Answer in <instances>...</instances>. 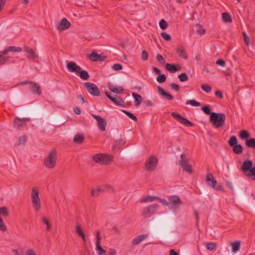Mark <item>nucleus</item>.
Masks as SVG:
<instances>
[{
	"mask_svg": "<svg viewBox=\"0 0 255 255\" xmlns=\"http://www.w3.org/2000/svg\"><path fill=\"white\" fill-rule=\"evenodd\" d=\"M241 169L244 174L252 180H255V166H253V162L251 160H245Z\"/></svg>",
	"mask_w": 255,
	"mask_h": 255,
	"instance_id": "obj_1",
	"label": "nucleus"
},
{
	"mask_svg": "<svg viewBox=\"0 0 255 255\" xmlns=\"http://www.w3.org/2000/svg\"><path fill=\"white\" fill-rule=\"evenodd\" d=\"M66 68L69 72L79 74L80 77L84 80H87L90 77L88 72L86 70H82L81 68L75 62L71 61L68 63Z\"/></svg>",
	"mask_w": 255,
	"mask_h": 255,
	"instance_id": "obj_2",
	"label": "nucleus"
},
{
	"mask_svg": "<svg viewBox=\"0 0 255 255\" xmlns=\"http://www.w3.org/2000/svg\"><path fill=\"white\" fill-rule=\"evenodd\" d=\"M57 151L53 148L44 159V165L48 169L53 168L56 166Z\"/></svg>",
	"mask_w": 255,
	"mask_h": 255,
	"instance_id": "obj_3",
	"label": "nucleus"
},
{
	"mask_svg": "<svg viewBox=\"0 0 255 255\" xmlns=\"http://www.w3.org/2000/svg\"><path fill=\"white\" fill-rule=\"evenodd\" d=\"M226 116L223 113H212L210 117V121L213 123L216 128L222 127L225 122Z\"/></svg>",
	"mask_w": 255,
	"mask_h": 255,
	"instance_id": "obj_4",
	"label": "nucleus"
},
{
	"mask_svg": "<svg viewBox=\"0 0 255 255\" xmlns=\"http://www.w3.org/2000/svg\"><path fill=\"white\" fill-rule=\"evenodd\" d=\"M93 160L101 164H109L113 160V157L111 155L98 153L93 156Z\"/></svg>",
	"mask_w": 255,
	"mask_h": 255,
	"instance_id": "obj_5",
	"label": "nucleus"
},
{
	"mask_svg": "<svg viewBox=\"0 0 255 255\" xmlns=\"http://www.w3.org/2000/svg\"><path fill=\"white\" fill-rule=\"evenodd\" d=\"M31 202L35 210L39 211L41 209V201L39 197L38 189L36 187L31 189Z\"/></svg>",
	"mask_w": 255,
	"mask_h": 255,
	"instance_id": "obj_6",
	"label": "nucleus"
},
{
	"mask_svg": "<svg viewBox=\"0 0 255 255\" xmlns=\"http://www.w3.org/2000/svg\"><path fill=\"white\" fill-rule=\"evenodd\" d=\"M206 182L208 186L212 187L217 191H224V190L223 187L217 183V180L211 173H207Z\"/></svg>",
	"mask_w": 255,
	"mask_h": 255,
	"instance_id": "obj_7",
	"label": "nucleus"
},
{
	"mask_svg": "<svg viewBox=\"0 0 255 255\" xmlns=\"http://www.w3.org/2000/svg\"><path fill=\"white\" fill-rule=\"evenodd\" d=\"M157 158L154 155H150L146 160L144 168L147 171H154L157 167Z\"/></svg>",
	"mask_w": 255,
	"mask_h": 255,
	"instance_id": "obj_8",
	"label": "nucleus"
},
{
	"mask_svg": "<svg viewBox=\"0 0 255 255\" xmlns=\"http://www.w3.org/2000/svg\"><path fill=\"white\" fill-rule=\"evenodd\" d=\"M158 207L156 203L150 205L142 210L141 215L144 218H149L157 212Z\"/></svg>",
	"mask_w": 255,
	"mask_h": 255,
	"instance_id": "obj_9",
	"label": "nucleus"
},
{
	"mask_svg": "<svg viewBox=\"0 0 255 255\" xmlns=\"http://www.w3.org/2000/svg\"><path fill=\"white\" fill-rule=\"evenodd\" d=\"M84 86L87 89L88 92L94 96H99L100 92L98 87L94 83L90 82H86Z\"/></svg>",
	"mask_w": 255,
	"mask_h": 255,
	"instance_id": "obj_10",
	"label": "nucleus"
},
{
	"mask_svg": "<svg viewBox=\"0 0 255 255\" xmlns=\"http://www.w3.org/2000/svg\"><path fill=\"white\" fill-rule=\"evenodd\" d=\"M171 115L174 118V119L176 120L178 122L182 125H184L188 127H191L193 126V124L190 121L178 113L175 112H172Z\"/></svg>",
	"mask_w": 255,
	"mask_h": 255,
	"instance_id": "obj_11",
	"label": "nucleus"
},
{
	"mask_svg": "<svg viewBox=\"0 0 255 255\" xmlns=\"http://www.w3.org/2000/svg\"><path fill=\"white\" fill-rule=\"evenodd\" d=\"M111 190L112 192H114V189L109 185H104L97 189H93L91 191V196L94 197H98L101 193L105 192L107 190Z\"/></svg>",
	"mask_w": 255,
	"mask_h": 255,
	"instance_id": "obj_12",
	"label": "nucleus"
},
{
	"mask_svg": "<svg viewBox=\"0 0 255 255\" xmlns=\"http://www.w3.org/2000/svg\"><path fill=\"white\" fill-rule=\"evenodd\" d=\"M29 89L33 94L41 95L42 94V90L40 86L37 83L31 82L29 85Z\"/></svg>",
	"mask_w": 255,
	"mask_h": 255,
	"instance_id": "obj_13",
	"label": "nucleus"
},
{
	"mask_svg": "<svg viewBox=\"0 0 255 255\" xmlns=\"http://www.w3.org/2000/svg\"><path fill=\"white\" fill-rule=\"evenodd\" d=\"M92 116L97 121V125L101 131H105L107 126V122L106 121L100 116H97L94 114H92Z\"/></svg>",
	"mask_w": 255,
	"mask_h": 255,
	"instance_id": "obj_14",
	"label": "nucleus"
},
{
	"mask_svg": "<svg viewBox=\"0 0 255 255\" xmlns=\"http://www.w3.org/2000/svg\"><path fill=\"white\" fill-rule=\"evenodd\" d=\"M101 233L100 231H97L96 232V250L99 255H104V254L106 253V251L104 250L100 245L101 238L100 237Z\"/></svg>",
	"mask_w": 255,
	"mask_h": 255,
	"instance_id": "obj_15",
	"label": "nucleus"
},
{
	"mask_svg": "<svg viewBox=\"0 0 255 255\" xmlns=\"http://www.w3.org/2000/svg\"><path fill=\"white\" fill-rule=\"evenodd\" d=\"M70 26V22L66 18H63L57 25L56 28L59 31H62L68 29Z\"/></svg>",
	"mask_w": 255,
	"mask_h": 255,
	"instance_id": "obj_16",
	"label": "nucleus"
},
{
	"mask_svg": "<svg viewBox=\"0 0 255 255\" xmlns=\"http://www.w3.org/2000/svg\"><path fill=\"white\" fill-rule=\"evenodd\" d=\"M89 58L93 61H104L106 59L107 57L98 54L96 52L93 51L89 56Z\"/></svg>",
	"mask_w": 255,
	"mask_h": 255,
	"instance_id": "obj_17",
	"label": "nucleus"
},
{
	"mask_svg": "<svg viewBox=\"0 0 255 255\" xmlns=\"http://www.w3.org/2000/svg\"><path fill=\"white\" fill-rule=\"evenodd\" d=\"M169 204L176 207L182 204L179 197L177 195H172L169 197Z\"/></svg>",
	"mask_w": 255,
	"mask_h": 255,
	"instance_id": "obj_18",
	"label": "nucleus"
},
{
	"mask_svg": "<svg viewBox=\"0 0 255 255\" xmlns=\"http://www.w3.org/2000/svg\"><path fill=\"white\" fill-rule=\"evenodd\" d=\"M29 121H30L29 118H24L20 119L17 117L14 120L13 127L15 128L18 129L23 126L25 122H28Z\"/></svg>",
	"mask_w": 255,
	"mask_h": 255,
	"instance_id": "obj_19",
	"label": "nucleus"
},
{
	"mask_svg": "<svg viewBox=\"0 0 255 255\" xmlns=\"http://www.w3.org/2000/svg\"><path fill=\"white\" fill-rule=\"evenodd\" d=\"M157 88H158V93L164 97V98L165 99H166L167 100H173V98H174L173 96H172L171 94L165 92L161 87H160V86H158Z\"/></svg>",
	"mask_w": 255,
	"mask_h": 255,
	"instance_id": "obj_20",
	"label": "nucleus"
},
{
	"mask_svg": "<svg viewBox=\"0 0 255 255\" xmlns=\"http://www.w3.org/2000/svg\"><path fill=\"white\" fill-rule=\"evenodd\" d=\"M165 67L166 69L171 73H174L180 69V67L179 65L171 64L169 63H166L165 64Z\"/></svg>",
	"mask_w": 255,
	"mask_h": 255,
	"instance_id": "obj_21",
	"label": "nucleus"
},
{
	"mask_svg": "<svg viewBox=\"0 0 255 255\" xmlns=\"http://www.w3.org/2000/svg\"><path fill=\"white\" fill-rule=\"evenodd\" d=\"M176 52L178 53L179 57L184 59H186L187 58L186 52L183 47L180 46V47L177 48L176 49Z\"/></svg>",
	"mask_w": 255,
	"mask_h": 255,
	"instance_id": "obj_22",
	"label": "nucleus"
},
{
	"mask_svg": "<svg viewBox=\"0 0 255 255\" xmlns=\"http://www.w3.org/2000/svg\"><path fill=\"white\" fill-rule=\"evenodd\" d=\"M147 237V235L144 234L139 235L132 241V244L134 245H137L139 244L141 241L145 240Z\"/></svg>",
	"mask_w": 255,
	"mask_h": 255,
	"instance_id": "obj_23",
	"label": "nucleus"
},
{
	"mask_svg": "<svg viewBox=\"0 0 255 255\" xmlns=\"http://www.w3.org/2000/svg\"><path fill=\"white\" fill-rule=\"evenodd\" d=\"M111 100L114 104L118 106H124L125 104L124 101L120 96H116L115 97H113L112 98H111Z\"/></svg>",
	"mask_w": 255,
	"mask_h": 255,
	"instance_id": "obj_24",
	"label": "nucleus"
},
{
	"mask_svg": "<svg viewBox=\"0 0 255 255\" xmlns=\"http://www.w3.org/2000/svg\"><path fill=\"white\" fill-rule=\"evenodd\" d=\"M109 89L111 90V91L116 94H121L124 91V89L122 87H116L113 85L109 86Z\"/></svg>",
	"mask_w": 255,
	"mask_h": 255,
	"instance_id": "obj_25",
	"label": "nucleus"
},
{
	"mask_svg": "<svg viewBox=\"0 0 255 255\" xmlns=\"http://www.w3.org/2000/svg\"><path fill=\"white\" fill-rule=\"evenodd\" d=\"M158 199L159 197L157 196L147 195L142 198L140 200V202L145 203L148 202H152L153 201L157 200V199Z\"/></svg>",
	"mask_w": 255,
	"mask_h": 255,
	"instance_id": "obj_26",
	"label": "nucleus"
},
{
	"mask_svg": "<svg viewBox=\"0 0 255 255\" xmlns=\"http://www.w3.org/2000/svg\"><path fill=\"white\" fill-rule=\"evenodd\" d=\"M132 96L133 97L134 100H135V106L136 107L138 106L141 103L142 100V97L135 93H132Z\"/></svg>",
	"mask_w": 255,
	"mask_h": 255,
	"instance_id": "obj_27",
	"label": "nucleus"
},
{
	"mask_svg": "<svg viewBox=\"0 0 255 255\" xmlns=\"http://www.w3.org/2000/svg\"><path fill=\"white\" fill-rule=\"evenodd\" d=\"M25 51L28 53V58L36 59L38 57V56L35 53L32 49L27 47L25 48Z\"/></svg>",
	"mask_w": 255,
	"mask_h": 255,
	"instance_id": "obj_28",
	"label": "nucleus"
},
{
	"mask_svg": "<svg viewBox=\"0 0 255 255\" xmlns=\"http://www.w3.org/2000/svg\"><path fill=\"white\" fill-rule=\"evenodd\" d=\"M84 140V136L79 133L76 134L73 139V141L76 143L81 144Z\"/></svg>",
	"mask_w": 255,
	"mask_h": 255,
	"instance_id": "obj_29",
	"label": "nucleus"
},
{
	"mask_svg": "<svg viewBox=\"0 0 255 255\" xmlns=\"http://www.w3.org/2000/svg\"><path fill=\"white\" fill-rule=\"evenodd\" d=\"M232 147L233 152L237 154H240L243 152V148L241 144H237Z\"/></svg>",
	"mask_w": 255,
	"mask_h": 255,
	"instance_id": "obj_30",
	"label": "nucleus"
},
{
	"mask_svg": "<svg viewBox=\"0 0 255 255\" xmlns=\"http://www.w3.org/2000/svg\"><path fill=\"white\" fill-rule=\"evenodd\" d=\"M181 160L179 161V164L182 166L188 164L189 160L185 157V154L182 153L180 155Z\"/></svg>",
	"mask_w": 255,
	"mask_h": 255,
	"instance_id": "obj_31",
	"label": "nucleus"
},
{
	"mask_svg": "<svg viewBox=\"0 0 255 255\" xmlns=\"http://www.w3.org/2000/svg\"><path fill=\"white\" fill-rule=\"evenodd\" d=\"M245 144L248 147L255 148V138H252L249 139H247L246 141V142H245Z\"/></svg>",
	"mask_w": 255,
	"mask_h": 255,
	"instance_id": "obj_32",
	"label": "nucleus"
},
{
	"mask_svg": "<svg viewBox=\"0 0 255 255\" xmlns=\"http://www.w3.org/2000/svg\"><path fill=\"white\" fill-rule=\"evenodd\" d=\"M240 138L242 139H246L249 138L251 135L250 133L246 130H242L241 131L240 133L239 134Z\"/></svg>",
	"mask_w": 255,
	"mask_h": 255,
	"instance_id": "obj_33",
	"label": "nucleus"
},
{
	"mask_svg": "<svg viewBox=\"0 0 255 255\" xmlns=\"http://www.w3.org/2000/svg\"><path fill=\"white\" fill-rule=\"evenodd\" d=\"M222 18L224 21H225V22L231 23L232 22L231 16L228 13H223Z\"/></svg>",
	"mask_w": 255,
	"mask_h": 255,
	"instance_id": "obj_34",
	"label": "nucleus"
},
{
	"mask_svg": "<svg viewBox=\"0 0 255 255\" xmlns=\"http://www.w3.org/2000/svg\"><path fill=\"white\" fill-rule=\"evenodd\" d=\"M241 243L239 241H235L234 243L232 244V252L234 253L237 252L240 248Z\"/></svg>",
	"mask_w": 255,
	"mask_h": 255,
	"instance_id": "obj_35",
	"label": "nucleus"
},
{
	"mask_svg": "<svg viewBox=\"0 0 255 255\" xmlns=\"http://www.w3.org/2000/svg\"><path fill=\"white\" fill-rule=\"evenodd\" d=\"M76 232H77V234L78 235V236H80L82 238L83 241L85 242L86 238H85V234L84 233L81 228L79 226H77L76 227Z\"/></svg>",
	"mask_w": 255,
	"mask_h": 255,
	"instance_id": "obj_36",
	"label": "nucleus"
},
{
	"mask_svg": "<svg viewBox=\"0 0 255 255\" xmlns=\"http://www.w3.org/2000/svg\"><path fill=\"white\" fill-rule=\"evenodd\" d=\"M238 140L236 136H232L230 139L228 141V144L231 147H233V146L237 144Z\"/></svg>",
	"mask_w": 255,
	"mask_h": 255,
	"instance_id": "obj_37",
	"label": "nucleus"
},
{
	"mask_svg": "<svg viewBox=\"0 0 255 255\" xmlns=\"http://www.w3.org/2000/svg\"><path fill=\"white\" fill-rule=\"evenodd\" d=\"M125 143V141L123 139H120L119 140H117L115 143L113 145L114 149H119L121 146L124 145Z\"/></svg>",
	"mask_w": 255,
	"mask_h": 255,
	"instance_id": "obj_38",
	"label": "nucleus"
},
{
	"mask_svg": "<svg viewBox=\"0 0 255 255\" xmlns=\"http://www.w3.org/2000/svg\"><path fill=\"white\" fill-rule=\"evenodd\" d=\"M122 112L125 114L128 117L132 119L133 121L135 122L137 121V118L130 112L125 110H122Z\"/></svg>",
	"mask_w": 255,
	"mask_h": 255,
	"instance_id": "obj_39",
	"label": "nucleus"
},
{
	"mask_svg": "<svg viewBox=\"0 0 255 255\" xmlns=\"http://www.w3.org/2000/svg\"><path fill=\"white\" fill-rule=\"evenodd\" d=\"M27 137L25 135H22L18 138L17 142V145H24L26 141Z\"/></svg>",
	"mask_w": 255,
	"mask_h": 255,
	"instance_id": "obj_40",
	"label": "nucleus"
},
{
	"mask_svg": "<svg viewBox=\"0 0 255 255\" xmlns=\"http://www.w3.org/2000/svg\"><path fill=\"white\" fill-rule=\"evenodd\" d=\"M186 105H190L194 107H198L200 106V103L195 100H187L185 103Z\"/></svg>",
	"mask_w": 255,
	"mask_h": 255,
	"instance_id": "obj_41",
	"label": "nucleus"
},
{
	"mask_svg": "<svg viewBox=\"0 0 255 255\" xmlns=\"http://www.w3.org/2000/svg\"><path fill=\"white\" fill-rule=\"evenodd\" d=\"M178 78L180 82H183L188 81V77L185 73H182L178 75Z\"/></svg>",
	"mask_w": 255,
	"mask_h": 255,
	"instance_id": "obj_42",
	"label": "nucleus"
},
{
	"mask_svg": "<svg viewBox=\"0 0 255 255\" xmlns=\"http://www.w3.org/2000/svg\"><path fill=\"white\" fill-rule=\"evenodd\" d=\"M159 25L160 28L162 30L166 29L168 26L167 22L163 19L159 21Z\"/></svg>",
	"mask_w": 255,
	"mask_h": 255,
	"instance_id": "obj_43",
	"label": "nucleus"
},
{
	"mask_svg": "<svg viewBox=\"0 0 255 255\" xmlns=\"http://www.w3.org/2000/svg\"><path fill=\"white\" fill-rule=\"evenodd\" d=\"M206 248L208 250L214 251L217 248V245L215 243H209L206 244Z\"/></svg>",
	"mask_w": 255,
	"mask_h": 255,
	"instance_id": "obj_44",
	"label": "nucleus"
},
{
	"mask_svg": "<svg viewBox=\"0 0 255 255\" xmlns=\"http://www.w3.org/2000/svg\"><path fill=\"white\" fill-rule=\"evenodd\" d=\"M9 52H20L22 51L21 47H16L14 46H10L7 47Z\"/></svg>",
	"mask_w": 255,
	"mask_h": 255,
	"instance_id": "obj_45",
	"label": "nucleus"
},
{
	"mask_svg": "<svg viewBox=\"0 0 255 255\" xmlns=\"http://www.w3.org/2000/svg\"><path fill=\"white\" fill-rule=\"evenodd\" d=\"M201 88L203 91L207 93H210L212 90L211 86L206 84L202 85Z\"/></svg>",
	"mask_w": 255,
	"mask_h": 255,
	"instance_id": "obj_46",
	"label": "nucleus"
},
{
	"mask_svg": "<svg viewBox=\"0 0 255 255\" xmlns=\"http://www.w3.org/2000/svg\"><path fill=\"white\" fill-rule=\"evenodd\" d=\"M201 110L206 115H210V116H211V115L212 114L213 112H211V109L208 106H203L201 108Z\"/></svg>",
	"mask_w": 255,
	"mask_h": 255,
	"instance_id": "obj_47",
	"label": "nucleus"
},
{
	"mask_svg": "<svg viewBox=\"0 0 255 255\" xmlns=\"http://www.w3.org/2000/svg\"><path fill=\"white\" fill-rule=\"evenodd\" d=\"M166 76L164 74H160L156 78L157 82L159 83L164 82L166 81Z\"/></svg>",
	"mask_w": 255,
	"mask_h": 255,
	"instance_id": "obj_48",
	"label": "nucleus"
},
{
	"mask_svg": "<svg viewBox=\"0 0 255 255\" xmlns=\"http://www.w3.org/2000/svg\"><path fill=\"white\" fill-rule=\"evenodd\" d=\"M182 167L184 171L187 172L189 174H191L192 173V169L191 165L188 164L184 166H182Z\"/></svg>",
	"mask_w": 255,
	"mask_h": 255,
	"instance_id": "obj_49",
	"label": "nucleus"
},
{
	"mask_svg": "<svg viewBox=\"0 0 255 255\" xmlns=\"http://www.w3.org/2000/svg\"><path fill=\"white\" fill-rule=\"evenodd\" d=\"M148 53L145 50H143L141 53V59L142 61H145L148 59Z\"/></svg>",
	"mask_w": 255,
	"mask_h": 255,
	"instance_id": "obj_50",
	"label": "nucleus"
},
{
	"mask_svg": "<svg viewBox=\"0 0 255 255\" xmlns=\"http://www.w3.org/2000/svg\"><path fill=\"white\" fill-rule=\"evenodd\" d=\"M161 37L166 41H170L171 39V36L165 32H162L161 33Z\"/></svg>",
	"mask_w": 255,
	"mask_h": 255,
	"instance_id": "obj_51",
	"label": "nucleus"
},
{
	"mask_svg": "<svg viewBox=\"0 0 255 255\" xmlns=\"http://www.w3.org/2000/svg\"><path fill=\"white\" fill-rule=\"evenodd\" d=\"M156 58L157 60H158V61L159 63H160L161 64H164L165 63V61L164 59L163 56L161 54H158L156 55Z\"/></svg>",
	"mask_w": 255,
	"mask_h": 255,
	"instance_id": "obj_52",
	"label": "nucleus"
},
{
	"mask_svg": "<svg viewBox=\"0 0 255 255\" xmlns=\"http://www.w3.org/2000/svg\"><path fill=\"white\" fill-rule=\"evenodd\" d=\"M243 35L244 40L245 42L246 45L247 46H249V43H250V41L249 37L248 36V35L245 32H243Z\"/></svg>",
	"mask_w": 255,
	"mask_h": 255,
	"instance_id": "obj_53",
	"label": "nucleus"
},
{
	"mask_svg": "<svg viewBox=\"0 0 255 255\" xmlns=\"http://www.w3.org/2000/svg\"><path fill=\"white\" fill-rule=\"evenodd\" d=\"M8 60L7 57L3 56L2 55H0V65H2Z\"/></svg>",
	"mask_w": 255,
	"mask_h": 255,
	"instance_id": "obj_54",
	"label": "nucleus"
},
{
	"mask_svg": "<svg viewBox=\"0 0 255 255\" xmlns=\"http://www.w3.org/2000/svg\"><path fill=\"white\" fill-rule=\"evenodd\" d=\"M113 68L116 71L120 70L123 69V66L120 64H115L113 65Z\"/></svg>",
	"mask_w": 255,
	"mask_h": 255,
	"instance_id": "obj_55",
	"label": "nucleus"
},
{
	"mask_svg": "<svg viewBox=\"0 0 255 255\" xmlns=\"http://www.w3.org/2000/svg\"><path fill=\"white\" fill-rule=\"evenodd\" d=\"M170 87L176 91H178L180 89V86L175 83H171Z\"/></svg>",
	"mask_w": 255,
	"mask_h": 255,
	"instance_id": "obj_56",
	"label": "nucleus"
},
{
	"mask_svg": "<svg viewBox=\"0 0 255 255\" xmlns=\"http://www.w3.org/2000/svg\"><path fill=\"white\" fill-rule=\"evenodd\" d=\"M157 200L159 201L160 203L165 206H169V202H167L165 199H161L159 197V199H157Z\"/></svg>",
	"mask_w": 255,
	"mask_h": 255,
	"instance_id": "obj_57",
	"label": "nucleus"
},
{
	"mask_svg": "<svg viewBox=\"0 0 255 255\" xmlns=\"http://www.w3.org/2000/svg\"><path fill=\"white\" fill-rule=\"evenodd\" d=\"M216 64L217 65L221 66L222 67H224L226 64L225 61L223 59H218L216 61Z\"/></svg>",
	"mask_w": 255,
	"mask_h": 255,
	"instance_id": "obj_58",
	"label": "nucleus"
},
{
	"mask_svg": "<svg viewBox=\"0 0 255 255\" xmlns=\"http://www.w3.org/2000/svg\"><path fill=\"white\" fill-rule=\"evenodd\" d=\"M215 95L216 97L222 99L223 98V94L220 91H216L215 93Z\"/></svg>",
	"mask_w": 255,
	"mask_h": 255,
	"instance_id": "obj_59",
	"label": "nucleus"
},
{
	"mask_svg": "<svg viewBox=\"0 0 255 255\" xmlns=\"http://www.w3.org/2000/svg\"><path fill=\"white\" fill-rule=\"evenodd\" d=\"M6 3V0H0V12L3 8Z\"/></svg>",
	"mask_w": 255,
	"mask_h": 255,
	"instance_id": "obj_60",
	"label": "nucleus"
},
{
	"mask_svg": "<svg viewBox=\"0 0 255 255\" xmlns=\"http://www.w3.org/2000/svg\"><path fill=\"white\" fill-rule=\"evenodd\" d=\"M197 32L200 35H203L205 33V29L203 28H202L198 29Z\"/></svg>",
	"mask_w": 255,
	"mask_h": 255,
	"instance_id": "obj_61",
	"label": "nucleus"
},
{
	"mask_svg": "<svg viewBox=\"0 0 255 255\" xmlns=\"http://www.w3.org/2000/svg\"><path fill=\"white\" fill-rule=\"evenodd\" d=\"M26 255H36L35 252L32 250H28L26 251Z\"/></svg>",
	"mask_w": 255,
	"mask_h": 255,
	"instance_id": "obj_62",
	"label": "nucleus"
},
{
	"mask_svg": "<svg viewBox=\"0 0 255 255\" xmlns=\"http://www.w3.org/2000/svg\"><path fill=\"white\" fill-rule=\"evenodd\" d=\"M144 103L145 105V106L147 107L151 106L153 105V103L150 100L145 101L144 102Z\"/></svg>",
	"mask_w": 255,
	"mask_h": 255,
	"instance_id": "obj_63",
	"label": "nucleus"
},
{
	"mask_svg": "<svg viewBox=\"0 0 255 255\" xmlns=\"http://www.w3.org/2000/svg\"><path fill=\"white\" fill-rule=\"evenodd\" d=\"M153 70L154 71V72L157 74V75H160L161 74V71L160 69H159L158 68H156V67H153Z\"/></svg>",
	"mask_w": 255,
	"mask_h": 255,
	"instance_id": "obj_64",
	"label": "nucleus"
}]
</instances>
